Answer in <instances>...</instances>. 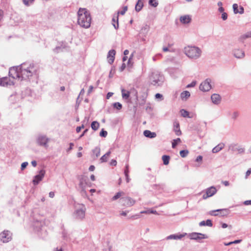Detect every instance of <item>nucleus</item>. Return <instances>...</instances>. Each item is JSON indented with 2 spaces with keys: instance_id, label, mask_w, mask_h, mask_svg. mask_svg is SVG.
I'll return each mask as SVG.
<instances>
[{
  "instance_id": "nucleus-1",
  "label": "nucleus",
  "mask_w": 251,
  "mask_h": 251,
  "mask_svg": "<svg viewBox=\"0 0 251 251\" xmlns=\"http://www.w3.org/2000/svg\"><path fill=\"white\" fill-rule=\"evenodd\" d=\"M37 70L38 67L33 64H24L20 66L11 68L9 71V75L13 79L22 80L36 74Z\"/></svg>"
},
{
  "instance_id": "nucleus-2",
  "label": "nucleus",
  "mask_w": 251,
  "mask_h": 251,
  "mask_svg": "<svg viewBox=\"0 0 251 251\" xmlns=\"http://www.w3.org/2000/svg\"><path fill=\"white\" fill-rule=\"evenodd\" d=\"M77 24L81 27L89 28L91 24V16L90 12L84 8H79L77 13Z\"/></svg>"
},
{
  "instance_id": "nucleus-3",
  "label": "nucleus",
  "mask_w": 251,
  "mask_h": 251,
  "mask_svg": "<svg viewBox=\"0 0 251 251\" xmlns=\"http://www.w3.org/2000/svg\"><path fill=\"white\" fill-rule=\"evenodd\" d=\"M185 54L191 58H197L201 55V51L197 47H188L185 49Z\"/></svg>"
},
{
  "instance_id": "nucleus-4",
  "label": "nucleus",
  "mask_w": 251,
  "mask_h": 251,
  "mask_svg": "<svg viewBox=\"0 0 251 251\" xmlns=\"http://www.w3.org/2000/svg\"><path fill=\"white\" fill-rule=\"evenodd\" d=\"M230 211L227 208L211 210L209 212V214L214 216H226L229 214Z\"/></svg>"
},
{
  "instance_id": "nucleus-5",
  "label": "nucleus",
  "mask_w": 251,
  "mask_h": 251,
  "mask_svg": "<svg viewBox=\"0 0 251 251\" xmlns=\"http://www.w3.org/2000/svg\"><path fill=\"white\" fill-rule=\"evenodd\" d=\"M12 239V234L9 230H4L0 234V239L3 243H7Z\"/></svg>"
},
{
  "instance_id": "nucleus-6",
  "label": "nucleus",
  "mask_w": 251,
  "mask_h": 251,
  "mask_svg": "<svg viewBox=\"0 0 251 251\" xmlns=\"http://www.w3.org/2000/svg\"><path fill=\"white\" fill-rule=\"evenodd\" d=\"M210 82V79H207L202 82L200 86V90L204 92L209 91L211 88Z\"/></svg>"
},
{
  "instance_id": "nucleus-7",
  "label": "nucleus",
  "mask_w": 251,
  "mask_h": 251,
  "mask_svg": "<svg viewBox=\"0 0 251 251\" xmlns=\"http://www.w3.org/2000/svg\"><path fill=\"white\" fill-rule=\"evenodd\" d=\"M161 79L162 77L157 73H153L150 77L151 84L153 85H156L161 80Z\"/></svg>"
},
{
  "instance_id": "nucleus-8",
  "label": "nucleus",
  "mask_w": 251,
  "mask_h": 251,
  "mask_svg": "<svg viewBox=\"0 0 251 251\" xmlns=\"http://www.w3.org/2000/svg\"><path fill=\"white\" fill-rule=\"evenodd\" d=\"M216 192L217 190L215 187H211L206 190L205 194H203L202 196V198L203 199H206L209 197H212Z\"/></svg>"
},
{
  "instance_id": "nucleus-9",
  "label": "nucleus",
  "mask_w": 251,
  "mask_h": 251,
  "mask_svg": "<svg viewBox=\"0 0 251 251\" xmlns=\"http://www.w3.org/2000/svg\"><path fill=\"white\" fill-rule=\"evenodd\" d=\"M123 205L127 207L133 206L136 202L135 200L129 197L123 198Z\"/></svg>"
},
{
  "instance_id": "nucleus-10",
  "label": "nucleus",
  "mask_w": 251,
  "mask_h": 251,
  "mask_svg": "<svg viewBox=\"0 0 251 251\" xmlns=\"http://www.w3.org/2000/svg\"><path fill=\"white\" fill-rule=\"evenodd\" d=\"M45 174V171L42 170L39 172V174L35 176L32 182L34 185H37L41 181Z\"/></svg>"
},
{
  "instance_id": "nucleus-11",
  "label": "nucleus",
  "mask_w": 251,
  "mask_h": 251,
  "mask_svg": "<svg viewBox=\"0 0 251 251\" xmlns=\"http://www.w3.org/2000/svg\"><path fill=\"white\" fill-rule=\"evenodd\" d=\"M1 86H7L8 85H14V84L13 81L10 80L9 78L7 77L1 78Z\"/></svg>"
},
{
  "instance_id": "nucleus-12",
  "label": "nucleus",
  "mask_w": 251,
  "mask_h": 251,
  "mask_svg": "<svg viewBox=\"0 0 251 251\" xmlns=\"http://www.w3.org/2000/svg\"><path fill=\"white\" fill-rule=\"evenodd\" d=\"M49 139L44 136H40L38 138V143L40 145L47 146V144Z\"/></svg>"
},
{
  "instance_id": "nucleus-13",
  "label": "nucleus",
  "mask_w": 251,
  "mask_h": 251,
  "mask_svg": "<svg viewBox=\"0 0 251 251\" xmlns=\"http://www.w3.org/2000/svg\"><path fill=\"white\" fill-rule=\"evenodd\" d=\"M191 239H205L207 238V235L202 233H193L191 234Z\"/></svg>"
},
{
  "instance_id": "nucleus-14",
  "label": "nucleus",
  "mask_w": 251,
  "mask_h": 251,
  "mask_svg": "<svg viewBox=\"0 0 251 251\" xmlns=\"http://www.w3.org/2000/svg\"><path fill=\"white\" fill-rule=\"evenodd\" d=\"M116 52L115 50H110L108 54L107 60L109 63L111 64L114 62Z\"/></svg>"
},
{
  "instance_id": "nucleus-15",
  "label": "nucleus",
  "mask_w": 251,
  "mask_h": 251,
  "mask_svg": "<svg viewBox=\"0 0 251 251\" xmlns=\"http://www.w3.org/2000/svg\"><path fill=\"white\" fill-rule=\"evenodd\" d=\"M174 130L177 136H179L181 134V131L179 127V124L177 121H175L174 123Z\"/></svg>"
},
{
  "instance_id": "nucleus-16",
  "label": "nucleus",
  "mask_w": 251,
  "mask_h": 251,
  "mask_svg": "<svg viewBox=\"0 0 251 251\" xmlns=\"http://www.w3.org/2000/svg\"><path fill=\"white\" fill-rule=\"evenodd\" d=\"M233 11H234V13L235 14H237V13H239V14H243L244 13V8L240 6L239 7V10H238V5L236 3H234L233 4Z\"/></svg>"
},
{
  "instance_id": "nucleus-17",
  "label": "nucleus",
  "mask_w": 251,
  "mask_h": 251,
  "mask_svg": "<svg viewBox=\"0 0 251 251\" xmlns=\"http://www.w3.org/2000/svg\"><path fill=\"white\" fill-rule=\"evenodd\" d=\"M84 206L83 205L82 206V207L78 210H77L76 211V217L79 219H82L85 216V211H84Z\"/></svg>"
},
{
  "instance_id": "nucleus-18",
  "label": "nucleus",
  "mask_w": 251,
  "mask_h": 251,
  "mask_svg": "<svg viewBox=\"0 0 251 251\" xmlns=\"http://www.w3.org/2000/svg\"><path fill=\"white\" fill-rule=\"evenodd\" d=\"M212 102L215 104H218L220 102L221 98L219 94H214L211 97Z\"/></svg>"
},
{
  "instance_id": "nucleus-19",
  "label": "nucleus",
  "mask_w": 251,
  "mask_h": 251,
  "mask_svg": "<svg viewBox=\"0 0 251 251\" xmlns=\"http://www.w3.org/2000/svg\"><path fill=\"white\" fill-rule=\"evenodd\" d=\"M191 18L189 15H184L180 18V22L183 24H188L191 22Z\"/></svg>"
},
{
  "instance_id": "nucleus-20",
  "label": "nucleus",
  "mask_w": 251,
  "mask_h": 251,
  "mask_svg": "<svg viewBox=\"0 0 251 251\" xmlns=\"http://www.w3.org/2000/svg\"><path fill=\"white\" fill-rule=\"evenodd\" d=\"M144 135L150 138H153L156 136V134L155 132H152L148 130H146L144 131Z\"/></svg>"
},
{
  "instance_id": "nucleus-21",
  "label": "nucleus",
  "mask_w": 251,
  "mask_h": 251,
  "mask_svg": "<svg viewBox=\"0 0 251 251\" xmlns=\"http://www.w3.org/2000/svg\"><path fill=\"white\" fill-rule=\"evenodd\" d=\"M186 235V233L185 234H180L179 235H171L167 237V239H180L182 237H184Z\"/></svg>"
},
{
  "instance_id": "nucleus-22",
  "label": "nucleus",
  "mask_w": 251,
  "mask_h": 251,
  "mask_svg": "<svg viewBox=\"0 0 251 251\" xmlns=\"http://www.w3.org/2000/svg\"><path fill=\"white\" fill-rule=\"evenodd\" d=\"M118 15L115 16L113 17L112 19V25L115 27V29H117L118 28L119 24H118Z\"/></svg>"
},
{
  "instance_id": "nucleus-23",
  "label": "nucleus",
  "mask_w": 251,
  "mask_h": 251,
  "mask_svg": "<svg viewBox=\"0 0 251 251\" xmlns=\"http://www.w3.org/2000/svg\"><path fill=\"white\" fill-rule=\"evenodd\" d=\"M224 144L221 143L218 145L217 146L214 147L212 150V152L213 153H217L221 151L224 147Z\"/></svg>"
},
{
  "instance_id": "nucleus-24",
  "label": "nucleus",
  "mask_w": 251,
  "mask_h": 251,
  "mask_svg": "<svg viewBox=\"0 0 251 251\" xmlns=\"http://www.w3.org/2000/svg\"><path fill=\"white\" fill-rule=\"evenodd\" d=\"M234 55L237 58H242L244 56V52L240 50H236L234 51Z\"/></svg>"
},
{
  "instance_id": "nucleus-25",
  "label": "nucleus",
  "mask_w": 251,
  "mask_h": 251,
  "mask_svg": "<svg viewBox=\"0 0 251 251\" xmlns=\"http://www.w3.org/2000/svg\"><path fill=\"white\" fill-rule=\"evenodd\" d=\"M143 6V0H138L135 6V10L138 12L140 11L142 9Z\"/></svg>"
},
{
  "instance_id": "nucleus-26",
  "label": "nucleus",
  "mask_w": 251,
  "mask_h": 251,
  "mask_svg": "<svg viewBox=\"0 0 251 251\" xmlns=\"http://www.w3.org/2000/svg\"><path fill=\"white\" fill-rule=\"evenodd\" d=\"M190 96V93L189 91H185L181 93L180 97L182 100H186Z\"/></svg>"
},
{
  "instance_id": "nucleus-27",
  "label": "nucleus",
  "mask_w": 251,
  "mask_h": 251,
  "mask_svg": "<svg viewBox=\"0 0 251 251\" xmlns=\"http://www.w3.org/2000/svg\"><path fill=\"white\" fill-rule=\"evenodd\" d=\"M122 94L123 99H128L130 96V92L128 91L125 89L122 90Z\"/></svg>"
},
{
  "instance_id": "nucleus-28",
  "label": "nucleus",
  "mask_w": 251,
  "mask_h": 251,
  "mask_svg": "<svg viewBox=\"0 0 251 251\" xmlns=\"http://www.w3.org/2000/svg\"><path fill=\"white\" fill-rule=\"evenodd\" d=\"M125 195V193L123 191H120V192H118V193H117L115 196H114L112 198V201H115V200H117V199H119L121 197Z\"/></svg>"
},
{
  "instance_id": "nucleus-29",
  "label": "nucleus",
  "mask_w": 251,
  "mask_h": 251,
  "mask_svg": "<svg viewBox=\"0 0 251 251\" xmlns=\"http://www.w3.org/2000/svg\"><path fill=\"white\" fill-rule=\"evenodd\" d=\"M111 154V152L110 151H108L106 153H105L104 155H103L101 158H100V161L101 162H106L107 159H108L110 155Z\"/></svg>"
},
{
  "instance_id": "nucleus-30",
  "label": "nucleus",
  "mask_w": 251,
  "mask_h": 251,
  "mask_svg": "<svg viewBox=\"0 0 251 251\" xmlns=\"http://www.w3.org/2000/svg\"><path fill=\"white\" fill-rule=\"evenodd\" d=\"M162 160L164 165H167L169 163L170 157L168 155H163L162 157Z\"/></svg>"
},
{
  "instance_id": "nucleus-31",
  "label": "nucleus",
  "mask_w": 251,
  "mask_h": 251,
  "mask_svg": "<svg viewBox=\"0 0 251 251\" xmlns=\"http://www.w3.org/2000/svg\"><path fill=\"white\" fill-rule=\"evenodd\" d=\"M99 126L100 124L98 122L94 121L91 124V127L94 130H97L99 128Z\"/></svg>"
},
{
  "instance_id": "nucleus-32",
  "label": "nucleus",
  "mask_w": 251,
  "mask_h": 251,
  "mask_svg": "<svg viewBox=\"0 0 251 251\" xmlns=\"http://www.w3.org/2000/svg\"><path fill=\"white\" fill-rule=\"evenodd\" d=\"M128 173H129L128 166V165H126V170H125V175L126 177V182H127V183L129 182V180H130V179L129 178V176H128Z\"/></svg>"
},
{
  "instance_id": "nucleus-33",
  "label": "nucleus",
  "mask_w": 251,
  "mask_h": 251,
  "mask_svg": "<svg viewBox=\"0 0 251 251\" xmlns=\"http://www.w3.org/2000/svg\"><path fill=\"white\" fill-rule=\"evenodd\" d=\"M248 38H251V31L248 32L247 33L243 35L240 37V40L242 41Z\"/></svg>"
},
{
  "instance_id": "nucleus-34",
  "label": "nucleus",
  "mask_w": 251,
  "mask_h": 251,
  "mask_svg": "<svg viewBox=\"0 0 251 251\" xmlns=\"http://www.w3.org/2000/svg\"><path fill=\"white\" fill-rule=\"evenodd\" d=\"M181 142V140L180 138H178L176 139L173 140L172 142V148H175L176 145Z\"/></svg>"
},
{
  "instance_id": "nucleus-35",
  "label": "nucleus",
  "mask_w": 251,
  "mask_h": 251,
  "mask_svg": "<svg viewBox=\"0 0 251 251\" xmlns=\"http://www.w3.org/2000/svg\"><path fill=\"white\" fill-rule=\"evenodd\" d=\"M181 115L183 117H189V112L184 110V109H181L180 111Z\"/></svg>"
},
{
  "instance_id": "nucleus-36",
  "label": "nucleus",
  "mask_w": 251,
  "mask_h": 251,
  "mask_svg": "<svg viewBox=\"0 0 251 251\" xmlns=\"http://www.w3.org/2000/svg\"><path fill=\"white\" fill-rule=\"evenodd\" d=\"M189 153V151L187 150H182L180 151V155L182 157H186Z\"/></svg>"
},
{
  "instance_id": "nucleus-37",
  "label": "nucleus",
  "mask_w": 251,
  "mask_h": 251,
  "mask_svg": "<svg viewBox=\"0 0 251 251\" xmlns=\"http://www.w3.org/2000/svg\"><path fill=\"white\" fill-rule=\"evenodd\" d=\"M149 4L153 7H156L158 5V3L156 0H150Z\"/></svg>"
},
{
  "instance_id": "nucleus-38",
  "label": "nucleus",
  "mask_w": 251,
  "mask_h": 251,
  "mask_svg": "<svg viewBox=\"0 0 251 251\" xmlns=\"http://www.w3.org/2000/svg\"><path fill=\"white\" fill-rule=\"evenodd\" d=\"M113 106L117 109L120 110L122 108V105L119 102H115L113 104Z\"/></svg>"
},
{
  "instance_id": "nucleus-39",
  "label": "nucleus",
  "mask_w": 251,
  "mask_h": 251,
  "mask_svg": "<svg viewBox=\"0 0 251 251\" xmlns=\"http://www.w3.org/2000/svg\"><path fill=\"white\" fill-rule=\"evenodd\" d=\"M100 135L101 137H105L107 135V132L104 130L103 129H102L101 131L100 132Z\"/></svg>"
},
{
  "instance_id": "nucleus-40",
  "label": "nucleus",
  "mask_w": 251,
  "mask_h": 251,
  "mask_svg": "<svg viewBox=\"0 0 251 251\" xmlns=\"http://www.w3.org/2000/svg\"><path fill=\"white\" fill-rule=\"evenodd\" d=\"M34 0H23L24 4L27 6L31 4L33 2Z\"/></svg>"
},
{
  "instance_id": "nucleus-41",
  "label": "nucleus",
  "mask_w": 251,
  "mask_h": 251,
  "mask_svg": "<svg viewBox=\"0 0 251 251\" xmlns=\"http://www.w3.org/2000/svg\"><path fill=\"white\" fill-rule=\"evenodd\" d=\"M127 6H125L124 8H123V9L121 11V12H119L118 13L117 15H119V14L123 15L125 14L126 12L127 11Z\"/></svg>"
},
{
  "instance_id": "nucleus-42",
  "label": "nucleus",
  "mask_w": 251,
  "mask_h": 251,
  "mask_svg": "<svg viewBox=\"0 0 251 251\" xmlns=\"http://www.w3.org/2000/svg\"><path fill=\"white\" fill-rule=\"evenodd\" d=\"M205 223H206V226L211 227L213 225L212 221L210 220H207L205 221Z\"/></svg>"
},
{
  "instance_id": "nucleus-43",
  "label": "nucleus",
  "mask_w": 251,
  "mask_h": 251,
  "mask_svg": "<svg viewBox=\"0 0 251 251\" xmlns=\"http://www.w3.org/2000/svg\"><path fill=\"white\" fill-rule=\"evenodd\" d=\"M94 152H96V155L97 157H98L100 155V150L99 149H96L94 151Z\"/></svg>"
},
{
  "instance_id": "nucleus-44",
  "label": "nucleus",
  "mask_w": 251,
  "mask_h": 251,
  "mask_svg": "<svg viewBox=\"0 0 251 251\" xmlns=\"http://www.w3.org/2000/svg\"><path fill=\"white\" fill-rule=\"evenodd\" d=\"M84 126L83 125L81 126L77 127L76 128V132L77 133L79 132L80 131V130H81V129L84 128Z\"/></svg>"
},
{
  "instance_id": "nucleus-45",
  "label": "nucleus",
  "mask_w": 251,
  "mask_h": 251,
  "mask_svg": "<svg viewBox=\"0 0 251 251\" xmlns=\"http://www.w3.org/2000/svg\"><path fill=\"white\" fill-rule=\"evenodd\" d=\"M27 165H28L27 162H25L23 163L21 165V169L22 170H23L27 166Z\"/></svg>"
},
{
  "instance_id": "nucleus-46",
  "label": "nucleus",
  "mask_w": 251,
  "mask_h": 251,
  "mask_svg": "<svg viewBox=\"0 0 251 251\" xmlns=\"http://www.w3.org/2000/svg\"><path fill=\"white\" fill-rule=\"evenodd\" d=\"M150 212H151V209H148L147 210L141 211L140 213H141V214H151Z\"/></svg>"
},
{
  "instance_id": "nucleus-47",
  "label": "nucleus",
  "mask_w": 251,
  "mask_h": 251,
  "mask_svg": "<svg viewBox=\"0 0 251 251\" xmlns=\"http://www.w3.org/2000/svg\"><path fill=\"white\" fill-rule=\"evenodd\" d=\"M222 18L223 19V20H226L227 18V14L226 13H223L222 15Z\"/></svg>"
},
{
  "instance_id": "nucleus-48",
  "label": "nucleus",
  "mask_w": 251,
  "mask_h": 251,
  "mask_svg": "<svg viewBox=\"0 0 251 251\" xmlns=\"http://www.w3.org/2000/svg\"><path fill=\"white\" fill-rule=\"evenodd\" d=\"M110 165H112V166H116L117 165V161L116 160H114V159H112L110 163Z\"/></svg>"
},
{
  "instance_id": "nucleus-49",
  "label": "nucleus",
  "mask_w": 251,
  "mask_h": 251,
  "mask_svg": "<svg viewBox=\"0 0 251 251\" xmlns=\"http://www.w3.org/2000/svg\"><path fill=\"white\" fill-rule=\"evenodd\" d=\"M202 159V156H201V155H199V156H198L197 157V158L196 159V161H197V162H201Z\"/></svg>"
},
{
  "instance_id": "nucleus-50",
  "label": "nucleus",
  "mask_w": 251,
  "mask_h": 251,
  "mask_svg": "<svg viewBox=\"0 0 251 251\" xmlns=\"http://www.w3.org/2000/svg\"><path fill=\"white\" fill-rule=\"evenodd\" d=\"M196 84V82H195V81H193L191 84H188L187 86V88H189V87H194L195 86Z\"/></svg>"
},
{
  "instance_id": "nucleus-51",
  "label": "nucleus",
  "mask_w": 251,
  "mask_h": 251,
  "mask_svg": "<svg viewBox=\"0 0 251 251\" xmlns=\"http://www.w3.org/2000/svg\"><path fill=\"white\" fill-rule=\"evenodd\" d=\"M93 88H94V87L93 86L91 85L89 86V89L88 90V93L89 94H90L92 92Z\"/></svg>"
},
{
  "instance_id": "nucleus-52",
  "label": "nucleus",
  "mask_w": 251,
  "mask_h": 251,
  "mask_svg": "<svg viewBox=\"0 0 251 251\" xmlns=\"http://www.w3.org/2000/svg\"><path fill=\"white\" fill-rule=\"evenodd\" d=\"M244 204L246 205H251V200L246 201L244 202Z\"/></svg>"
},
{
  "instance_id": "nucleus-53",
  "label": "nucleus",
  "mask_w": 251,
  "mask_h": 251,
  "mask_svg": "<svg viewBox=\"0 0 251 251\" xmlns=\"http://www.w3.org/2000/svg\"><path fill=\"white\" fill-rule=\"evenodd\" d=\"M251 173V170H248L246 172V178H247L248 177V176H249L250 175Z\"/></svg>"
},
{
  "instance_id": "nucleus-54",
  "label": "nucleus",
  "mask_w": 251,
  "mask_h": 251,
  "mask_svg": "<svg viewBox=\"0 0 251 251\" xmlns=\"http://www.w3.org/2000/svg\"><path fill=\"white\" fill-rule=\"evenodd\" d=\"M199 225L200 226H206V223H205V221H202L199 224Z\"/></svg>"
},
{
  "instance_id": "nucleus-55",
  "label": "nucleus",
  "mask_w": 251,
  "mask_h": 251,
  "mask_svg": "<svg viewBox=\"0 0 251 251\" xmlns=\"http://www.w3.org/2000/svg\"><path fill=\"white\" fill-rule=\"evenodd\" d=\"M74 146V144L72 143H71L70 144V148L68 149L67 151H70L72 150L73 149Z\"/></svg>"
},
{
  "instance_id": "nucleus-56",
  "label": "nucleus",
  "mask_w": 251,
  "mask_h": 251,
  "mask_svg": "<svg viewBox=\"0 0 251 251\" xmlns=\"http://www.w3.org/2000/svg\"><path fill=\"white\" fill-rule=\"evenodd\" d=\"M150 213H151V214L158 215V213H157V212L156 210H153L152 209H151Z\"/></svg>"
},
{
  "instance_id": "nucleus-57",
  "label": "nucleus",
  "mask_w": 251,
  "mask_h": 251,
  "mask_svg": "<svg viewBox=\"0 0 251 251\" xmlns=\"http://www.w3.org/2000/svg\"><path fill=\"white\" fill-rule=\"evenodd\" d=\"M126 68V64L125 63H123L122 65V66L121 67V68H120V70H121V71H123Z\"/></svg>"
},
{
  "instance_id": "nucleus-58",
  "label": "nucleus",
  "mask_w": 251,
  "mask_h": 251,
  "mask_svg": "<svg viewBox=\"0 0 251 251\" xmlns=\"http://www.w3.org/2000/svg\"><path fill=\"white\" fill-rule=\"evenodd\" d=\"M120 215L121 216H126L127 215V212H126V211H121L120 212Z\"/></svg>"
},
{
  "instance_id": "nucleus-59",
  "label": "nucleus",
  "mask_w": 251,
  "mask_h": 251,
  "mask_svg": "<svg viewBox=\"0 0 251 251\" xmlns=\"http://www.w3.org/2000/svg\"><path fill=\"white\" fill-rule=\"evenodd\" d=\"M95 166L93 165H91L89 167V170L90 171H93L95 170Z\"/></svg>"
},
{
  "instance_id": "nucleus-60",
  "label": "nucleus",
  "mask_w": 251,
  "mask_h": 251,
  "mask_svg": "<svg viewBox=\"0 0 251 251\" xmlns=\"http://www.w3.org/2000/svg\"><path fill=\"white\" fill-rule=\"evenodd\" d=\"M155 98H156V99H159V98H162V95H161V94H159V93H157V94H156L155 95Z\"/></svg>"
},
{
  "instance_id": "nucleus-61",
  "label": "nucleus",
  "mask_w": 251,
  "mask_h": 251,
  "mask_svg": "<svg viewBox=\"0 0 251 251\" xmlns=\"http://www.w3.org/2000/svg\"><path fill=\"white\" fill-rule=\"evenodd\" d=\"M49 196L50 198H53L54 197V193L53 192H50L49 193Z\"/></svg>"
},
{
  "instance_id": "nucleus-62",
  "label": "nucleus",
  "mask_w": 251,
  "mask_h": 251,
  "mask_svg": "<svg viewBox=\"0 0 251 251\" xmlns=\"http://www.w3.org/2000/svg\"><path fill=\"white\" fill-rule=\"evenodd\" d=\"M31 164L33 166V167H36V165H37V163L36 162V161H32L31 162Z\"/></svg>"
},
{
  "instance_id": "nucleus-63",
  "label": "nucleus",
  "mask_w": 251,
  "mask_h": 251,
  "mask_svg": "<svg viewBox=\"0 0 251 251\" xmlns=\"http://www.w3.org/2000/svg\"><path fill=\"white\" fill-rule=\"evenodd\" d=\"M223 183L226 186H227L229 185V182L227 181H225Z\"/></svg>"
},
{
  "instance_id": "nucleus-64",
  "label": "nucleus",
  "mask_w": 251,
  "mask_h": 251,
  "mask_svg": "<svg viewBox=\"0 0 251 251\" xmlns=\"http://www.w3.org/2000/svg\"><path fill=\"white\" fill-rule=\"evenodd\" d=\"M90 178L92 181H94L95 180V176L94 175H92L90 176Z\"/></svg>"
}]
</instances>
